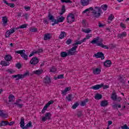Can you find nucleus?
<instances>
[{
  "instance_id": "obj_51",
  "label": "nucleus",
  "mask_w": 129,
  "mask_h": 129,
  "mask_svg": "<svg viewBox=\"0 0 129 129\" xmlns=\"http://www.w3.org/2000/svg\"><path fill=\"white\" fill-rule=\"evenodd\" d=\"M113 19H114V16L111 14L108 18V20L110 21H112Z\"/></svg>"
},
{
  "instance_id": "obj_17",
  "label": "nucleus",
  "mask_w": 129,
  "mask_h": 129,
  "mask_svg": "<svg viewBox=\"0 0 129 129\" xmlns=\"http://www.w3.org/2000/svg\"><path fill=\"white\" fill-rule=\"evenodd\" d=\"M70 53L71 52L69 51H68V53L65 51H62L60 53V57H61V58H66L67 56L71 55Z\"/></svg>"
},
{
  "instance_id": "obj_23",
  "label": "nucleus",
  "mask_w": 129,
  "mask_h": 129,
  "mask_svg": "<svg viewBox=\"0 0 129 129\" xmlns=\"http://www.w3.org/2000/svg\"><path fill=\"white\" fill-rule=\"evenodd\" d=\"M117 97V95H116V93L113 92L111 96V99H112V100H113L114 101H116Z\"/></svg>"
},
{
  "instance_id": "obj_63",
  "label": "nucleus",
  "mask_w": 129,
  "mask_h": 129,
  "mask_svg": "<svg viewBox=\"0 0 129 129\" xmlns=\"http://www.w3.org/2000/svg\"><path fill=\"white\" fill-rule=\"evenodd\" d=\"M91 37H92V34H87L86 38L87 39H89L90 38H91Z\"/></svg>"
},
{
  "instance_id": "obj_52",
  "label": "nucleus",
  "mask_w": 129,
  "mask_h": 129,
  "mask_svg": "<svg viewBox=\"0 0 129 129\" xmlns=\"http://www.w3.org/2000/svg\"><path fill=\"white\" fill-rule=\"evenodd\" d=\"M7 71V72H9V73H10L11 74H12V73H15V71L12 69H8Z\"/></svg>"
},
{
  "instance_id": "obj_43",
  "label": "nucleus",
  "mask_w": 129,
  "mask_h": 129,
  "mask_svg": "<svg viewBox=\"0 0 129 129\" xmlns=\"http://www.w3.org/2000/svg\"><path fill=\"white\" fill-rule=\"evenodd\" d=\"M27 26H28L27 24H23L20 27H17V28H18V30L19 29H25V28H27Z\"/></svg>"
},
{
  "instance_id": "obj_22",
  "label": "nucleus",
  "mask_w": 129,
  "mask_h": 129,
  "mask_svg": "<svg viewBox=\"0 0 129 129\" xmlns=\"http://www.w3.org/2000/svg\"><path fill=\"white\" fill-rule=\"evenodd\" d=\"M89 2H90V0H81V3L82 6H88V5H89Z\"/></svg>"
},
{
  "instance_id": "obj_35",
  "label": "nucleus",
  "mask_w": 129,
  "mask_h": 129,
  "mask_svg": "<svg viewBox=\"0 0 129 129\" xmlns=\"http://www.w3.org/2000/svg\"><path fill=\"white\" fill-rule=\"evenodd\" d=\"M0 116H2V117H7L8 116V114L4 113L3 110H0Z\"/></svg>"
},
{
  "instance_id": "obj_4",
  "label": "nucleus",
  "mask_w": 129,
  "mask_h": 129,
  "mask_svg": "<svg viewBox=\"0 0 129 129\" xmlns=\"http://www.w3.org/2000/svg\"><path fill=\"white\" fill-rule=\"evenodd\" d=\"M20 126L23 129H28L29 127H33V125L32 124V121H29L25 126V118L24 117H21L20 121Z\"/></svg>"
},
{
  "instance_id": "obj_6",
  "label": "nucleus",
  "mask_w": 129,
  "mask_h": 129,
  "mask_svg": "<svg viewBox=\"0 0 129 129\" xmlns=\"http://www.w3.org/2000/svg\"><path fill=\"white\" fill-rule=\"evenodd\" d=\"M25 52H26V50H25V49H23L21 50L16 51L15 53H16L17 54H20L22 58H23L24 60H28V55L26 54V53H25Z\"/></svg>"
},
{
  "instance_id": "obj_16",
  "label": "nucleus",
  "mask_w": 129,
  "mask_h": 129,
  "mask_svg": "<svg viewBox=\"0 0 129 129\" xmlns=\"http://www.w3.org/2000/svg\"><path fill=\"white\" fill-rule=\"evenodd\" d=\"M43 82L45 84H50V83H51V78L46 76V77L44 78Z\"/></svg>"
},
{
  "instance_id": "obj_18",
  "label": "nucleus",
  "mask_w": 129,
  "mask_h": 129,
  "mask_svg": "<svg viewBox=\"0 0 129 129\" xmlns=\"http://www.w3.org/2000/svg\"><path fill=\"white\" fill-rule=\"evenodd\" d=\"M43 52V49H38L36 51H32L31 53L29 55V57H32V56H34L35 54H39V53H42Z\"/></svg>"
},
{
  "instance_id": "obj_10",
  "label": "nucleus",
  "mask_w": 129,
  "mask_h": 129,
  "mask_svg": "<svg viewBox=\"0 0 129 129\" xmlns=\"http://www.w3.org/2000/svg\"><path fill=\"white\" fill-rule=\"evenodd\" d=\"M74 47H73L71 49H70L69 50H67L68 52H70L71 56L73 55H76V49L78 48V45H74Z\"/></svg>"
},
{
  "instance_id": "obj_61",
  "label": "nucleus",
  "mask_w": 129,
  "mask_h": 129,
  "mask_svg": "<svg viewBox=\"0 0 129 129\" xmlns=\"http://www.w3.org/2000/svg\"><path fill=\"white\" fill-rule=\"evenodd\" d=\"M99 28H103L104 27V24H102L100 22L99 23Z\"/></svg>"
},
{
  "instance_id": "obj_1",
  "label": "nucleus",
  "mask_w": 129,
  "mask_h": 129,
  "mask_svg": "<svg viewBox=\"0 0 129 129\" xmlns=\"http://www.w3.org/2000/svg\"><path fill=\"white\" fill-rule=\"evenodd\" d=\"M48 20L49 21H51L52 23H52V26H55L56 24H59V23H62L64 21V20H65V18L63 17V16H61L56 20L54 18V16L52 15L50 12L48 13Z\"/></svg>"
},
{
  "instance_id": "obj_60",
  "label": "nucleus",
  "mask_w": 129,
  "mask_h": 129,
  "mask_svg": "<svg viewBox=\"0 0 129 129\" xmlns=\"http://www.w3.org/2000/svg\"><path fill=\"white\" fill-rule=\"evenodd\" d=\"M112 107L114 109H117V110L118 109H117V104H116L113 105Z\"/></svg>"
},
{
  "instance_id": "obj_58",
  "label": "nucleus",
  "mask_w": 129,
  "mask_h": 129,
  "mask_svg": "<svg viewBox=\"0 0 129 129\" xmlns=\"http://www.w3.org/2000/svg\"><path fill=\"white\" fill-rule=\"evenodd\" d=\"M43 23H44V24H46L47 25L49 24V22H48V20H47V19L46 18L43 19Z\"/></svg>"
},
{
  "instance_id": "obj_30",
  "label": "nucleus",
  "mask_w": 129,
  "mask_h": 129,
  "mask_svg": "<svg viewBox=\"0 0 129 129\" xmlns=\"http://www.w3.org/2000/svg\"><path fill=\"white\" fill-rule=\"evenodd\" d=\"M42 73H43V70H38L33 72V74L36 75H41Z\"/></svg>"
},
{
  "instance_id": "obj_36",
  "label": "nucleus",
  "mask_w": 129,
  "mask_h": 129,
  "mask_svg": "<svg viewBox=\"0 0 129 129\" xmlns=\"http://www.w3.org/2000/svg\"><path fill=\"white\" fill-rule=\"evenodd\" d=\"M86 102H88V99H85L84 101L81 102V106H84L86 105Z\"/></svg>"
},
{
  "instance_id": "obj_39",
  "label": "nucleus",
  "mask_w": 129,
  "mask_h": 129,
  "mask_svg": "<svg viewBox=\"0 0 129 129\" xmlns=\"http://www.w3.org/2000/svg\"><path fill=\"white\" fill-rule=\"evenodd\" d=\"M82 32H84V33H86V34H88L91 32V30L89 29V28L87 29H82Z\"/></svg>"
},
{
  "instance_id": "obj_64",
  "label": "nucleus",
  "mask_w": 129,
  "mask_h": 129,
  "mask_svg": "<svg viewBox=\"0 0 129 129\" xmlns=\"http://www.w3.org/2000/svg\"><path fill=\"white\" fill-rule=\"evenodd\" d=\"M8 124L9 125H13V124H15V121L8 122Z\"/></svg>"
},
{
  "instance_id": "obj_26",
  "label": "nucleus",
  "mask_w": 129,
  "mask_h": 129,
  "mask_svg": "<svg viewBox=\"0 0 129 129\" xmlns=\"http://www.w3.org/2000/svg\"><path fill=\"white\" fill-rule=\"evenodd\" d=\"M50 39H51V34L47 33L44 35V41H47V40H50Z\"/></svg>"
},
{
  "instance_id": "obj_31",
  "label": "nucleus",
  "mask_w": 129,
  "mask_h": 129,
  "mask_svg": "<svg viewBox=\"0 0 129 129\" xmlns=\"http://www.w3.org/2000/svg\"><path fill=\"white\" fill-rule=\"evenodd\" d=\"M101 98H102V95L99 93L96 94L95 96V99H96L97 100H99L101 99Z\"/></svg>"
},
{
  "instance_id": "obj_11",
  "label": "nucleus",
  "mask_w": 129,
  "mask_h": 129,
  "mask_svg": "<svg viewBox=\"0 0 129 129\" xmlns=\"http://www.w3.org/2000/svg\"><path fill=\"white\" fill-rule=\"evenodd\" d=\"M39 61H40L39 60V58H38V57H34L30 60V63L31 64V65H37Z\"/></svg>"
},
{
  "instance_id": "obj_46",
  "label": "nucleus",
  "mask_w": 129,
  "mask_h": 129,
  "mask_svg": "<svg viewBox=\"0 0 129 129\" xmlns=\"http://www.w3.org/2000/svg\"><path fill=\"white\" fill-rule=\"evenodd\" d=\"M71 43H72V39H71L70 38L68 39L66 41V44L67 45H70V44H71Z\"/></svg>"
},
{
  "instance_id": "obj_27",
  "label": "nucleus",
  "mask_w": 129,
  "mask_h": 129,
  "mask_svg": "<svg viewBox=\"0 0 129 129\" xmlns=\"http://www.w3.org/2000/svg\"><path fill=\"white\" fill-rule=\"evenodd\" d=\"M8 98L9 99V102H13V101H15V96H14L13 94L10 95Z\"/></svg>"
},
{
  "instance_id": "obj_45",
  "label": "nucleus",
  "mask_w": 129,
  "mask_h": 129,
  "mask_svg": "<svg viewBox=\"0 0 129 129\" xmlns=\"http://www.w3.org/2000/svg\"><path fill=\"white\" fill-rule=\"evenodd\" d=\"M81 44H82V41L81 40L73 44V46H77V45H81Z\"/></svg>"
},
{
  "instance_id": "obj_44",
  "label": "nucleus",
  "mask_w": 129,
  "mask_h": 129,
  "mask_svg": "<svg viewBox=\"0 0 129 129\" xmlns=\"http://www.w3.org/2000/svg\"><path fill=\"white\" fill-rule=\"evenodd\" d=\"M78 105H79V103L77 102L72 106V108H73V109H75Z\"/></svg>"
},
{
  "instance_id": "obj_33",
  "label": "nucleus",
  "mask_w": 129,
  "mask_h": 129,
  "mask_svg": "<svg viewBox=\"0 0 129 129\" xmlns=\"http://www.w3.org/2000/svg\"><path fill=\"white\" fill-rule=\"evenodd\" d=\"M100 72H101V71L100 70V69H99V68H97L95 70H93L94 74H99Z\"/></svg>"
},
{
  "instance_id": "obj_13",
  "label": "nucleus",
  "mask_w": 129,
  "mask_h": 129,
  "mask_svg": "<svg viewBox=\"0 0 129 129\" xmlns=\"http://www.w3.org/2000/svg\"><path fill=\"white\" fill-rule=\"evenodd\" d=\"M51 116H52V114L50 112L46 113L44 117H42V121H46L47 119L50 120L51 119Z\"/></svg>"
},
{
  "instance_id": "obj_62",
  "label": "nucleus",
  "mask_w": 129,
  "mask_h": 129,
  "mask_svg": "<svg viewBox=\"0 0 129 129\" xmlns=\"http://www.w3.org/2000/svg\"><path fill=\"white\" fill-rule=\"evenodd\" d=\"M122 98L120 97H118L117 98L116 101H118L119 102H120V101L121 100Z\"/></svg>"
},
{
  "instance_id": "obj_55",
  "label": "nucleus",
  "mask_w": 129,
  "mask_h": 129,
  "mask_svg": "<svg viewBox=\"0 0 129 129\" xmlns=\"http://www.w3.org/2000/svg\"><path fill=\"white\" fill-rule=\"evenodd\" d=\"M16 67L18 69H21V68H22V64L20 63H18L16 64Z\"/></svg>"
},
{
  "instance_id": "obj_2",
  "label": "nucleus",
  "mask_w": 129,
  "mask_h": 129,
  "mask_svg": "<svg viewBox=\"0 0 129 129\" xmlns=\"http://www.w3.org/2000/svg\"><path fill=\"white\" fill-rule=\"evenodd\" d=\"M103 40H101L99 41V37H97L94 38L91 42V44H96L97 46L101 47V48H104V49H107L108 50L109 47L107 45H104L102 42Z\"/></svg>"
},
{
  "instance_id": "obj_41",
  "label": "nucleus",
  "mask_w": 129,
  "mask_h": 129,
  "mask_svg": "<svg viewBox=\"0 0 129 129\" xmlns=\"http://www.w3.org/2000/svg\"><path fill=\"white\" fill-rule=\"evenodd\" d=\"M60 1L62 3H66V4L67 3L72 4V1H71V0H60Z\"/></svg>"
},
{
  "instance_id": "obj_42",
  "label": "nucleus",
  "mask_w": 129,
  "mask_h": 129,
  "mask_svg": "<svg viewBox=\"0 0 129 129\" xmlns=\"http://www.w3.org/2000/svg\"><path fill=\"white\" fill-rule=\"evenodd\" d=\"M101 8L103 11H106L107 10V5H102Z\"/></svg>"
},
{
  "instance_id": "obj_14",
  "label": "nucleus",
  "mask_w": 129,
  "mask_h": 129,
  "mask_svg": "<svg viewBox=\"0 0 129 129\" xmlns=\"http://www.w3.org/2000/svg\"><path fill=\"white\" fill-rule=\"evenodd\" d=\"M94 56L96 58H101V60L104 59V54L102 52H99L94 54Z\"/></svg>"
},
{
  "instance_id": "obj_54",
  "label": "nucleus",
  "mask_w": 129,
  "mask_h": 129,
  "mask_svg": "<svg viewBox=\"0 0 129 129\" xmlns=\"http://www.w3.org/2000/svg\"><path fill=\"white\" fill-rule=\"evenodd\" d=\"M56 68L55 67H52L51 69L50 70V72H52V73H54V72H56Z\"/></svg>"
},
{
  "instance_id": "obj_57",
  "label": "nucleus",
  "mask_w": 129,
  "mask_h": 129,
  "mask_svg": "<svg viewBox=\"0 0 129 129\" xmlns=\"http://www.w3.org/2000/svg\"><path fill=\"white\" fill-rule=\"evenodd\" d=\"M120 27H121V28H124V29H125V28H126V27H125V25L122 22L120 24Z\"/></svg>"
},
{
  "instance_id": "obj_53",
  "label": "nucleus",
  "mask_w": 129,
  "mask_h": 129,
  "mask_svg": "<svg viewBox=\"0 0 129 129\" xmlns=\"http://www.w3.org/2000/svg\"><path fill=\"white\" fill-rule=\"evenodd\" d=\"M8 6L10 8H15V4L14 3H8Z\"/></svg>"
},
{
  "instance_id": "obj_59",
  "label": "nucleus",
  "mask_w": 129,
  "mask_h": 129,
  "mask_svg": "<svg viewBox=\"0 0 129 129\" xmlns=\"http://www.w3.org/2000/svg\"><path fill=\"white\" fill-rule=\"evenodd\" d=\"M24 9L25 10H26V11L27 12H28V11H30V10H31V7L28 6V7H24Z\"/></svg>"
},
{
  "instance_id": "obj_25",
  "label": "nucleus",
  "mask_w": 129,
  "mask_h": 129,
  "mask_svg": "<svg viewBox=\"0 0 129 129\" xmlns=\"http://www.w3.org/2000/svg\"><path fill=\"white\" fill-rule=\"evenodd\" d=\"M5 59L6 61H7L8 62H9V61H11V60H12V59H13V57H12L11 55L7 54L5 56Z\"/></svg>"
},
{
  "instance_id": "obj_37",
  "label": "nucleus",
  "mask_w": 129,
  "mask_h": 129,
  "mask_svg": "<svg viewBox=\"0 0 129 129\" xmlns=\"http://www.w3.org/2000/svg\"><path fill=\"white\" fill-rule=\"evenodd\" d=\"M77 115H78V117H81V116L83 115V114L82 113V111L78 110L77 111Z\"/></svg>"
},
{
  "instance_id": "obj_12",
  "label": "nucleus",
  "mask_w": 129,
  "mask_h": 129,
  "mask_svg": "<svg viewBox=\"0 0 129 129\" xmlns=\"http://www.w3.org/2000/svg\"><path fill=\"white\" fill-rule=\"evenodd\" d=\"M21 101H22V99H19L16 100V102L12 103V104L13 105H17V107H19V108H22L23 106H24V104H20Z\"/></svg>"
},
{
  "instance_id": "obj_47",
  "label": "nucleus",
  "mask_w": 129,
  "mask_h": 129,
  "mask_svg": "<svg viewBox=\"0 0 129 129\" xmlns=\"http://www.w3.org/2000/svg\"><path fill=\"white\" fill-rule=\"evenodd\" d=\"M119 80L121 83H123V84H124V83H125V77H124L123 79H119Z\"/></svg>"
},
{
  "instance_id": "obj_8",
  "label": "nucleus",
  "mask_w": 129,
  "mask_h": 129,
  "mask_svg": "<svg viewBox=\"0 0 129 129\" xmlns=\"http://www.w3.org/2000/svg\"><path fill=\"white\" fill-rule=\"evenodd\" d=\"M16 30H19V28L15 27L11 28L10 30L7 31L5 33L6 38H9L10 35H12V34L15 33Z\"/></svg>"
},
{
  "instance_id": "obj_5",
  "label": "nucleus",
  "mask_w": 129,
  "mask_h": 129,
  "mask_svg": "<svg viewBox=\"0 0 129 129\" xmlns=\"http://www.w3.org/2000/svg\"><path fill=\"white\" fill-rule=\"evenodd\" d=\"M30 73L29 71H27L26 73H24L23 75L22 74H18L15 75H12L13 78H16V81H18V80H20V79H23L25 77H27V76H29Z\"/></svg>"
},
{
  "instance_id": "obj_9",
  "label": "nucleus",
  "mask_w": 129,
  "mask_h": 129,
  "mask_svg": "<svg viewBox=\"0 0 129 129\" xmlns=\"http://www.w3.org/2000/svg\"><path fill=\"white\" fill-rule=\"evenodd\" d=\"M53 103H54V101L50 100L47 104H46L41 111L42 113H45L46 110L48 109V107H49L51 104H53Z\"/></svg>"
},
{
  "instance_id": "obj_28",
  "label": "nucleus",
  "mask_w": 129,
  "mask_h": 129,
  "mask_svg": "<svg viewBox=\"0 0 129 129\" xmlns=\"http://www.w3.org/2000/svg\"><path fill=\"white\" fill-rule=\"evenodd\" d=\"M66 36H67L66 32L64 31H61L60 33V34L58 37V38L62 39H63L64 37H66Z\"/></svg>"
},
{
  "instance_id": "obj_38",
  "label": "nucleus",
  "mask_w": 129,
  "mask_h": 129,
  "mask_svg": "<svg viewBox=\"0 0 129 129\" xmlns=\"http://www.w3.org/2000/svg\"><path fill=\"white\" fill-rule=\"evenodd\" d=\"M8 124H9V121L3 120L1 122L2 126H5V125H8Z\"/></svg>"
},
{
  "instance_id": "obj_7",
  "label": "nucleus",
  "mask_w": 129,
  "mask_h": 129,
  "mask_svg": "<svg viewBox=\"0 0 129 129\" xmlns=\"http://www.w3.org/2000/svg\"><path fill=\"white\" fill-rule=\"evenodd\" d=\"M67 20L69 24H72V23L75 21V16H74V14L70 13L67 16Z\"/></svg>"
},
{
  "instance_id": "obj_56",
  "label": "nucleus",
  "mask_w": 129,
  "mask_h": 129,
  "mask_svg": "<svg viewBox=\"0 0 129 129\" xmlns=\"http://www.w3.org/2000/svg\"><path fill=\"white\" fill-rule=\"evenodd\" d=\"M66 12V9H65V6H62V9H61V12L62 13H65Z\"/></svg>"
},
{
  "instance_id": "obj_50",
  "label": "nucleus",
  "mask_w": 129,
  "mask_h": 129,
  "mask_svg": "<svg viewBox=\"0 0 129 129\" xmlns=\"http://www.w3.org/2000/svg\"><path fill=\"white\" fill-rule=\"evenodd\" d=\"M30 31H31V32H37V29L36 28H31L30 29Z\"/></svg>"
},
{
  "instance_id": "obj_21",
  "label": "nucleus",
  "mask_w": 129,
  "mask_h": 129,
  "mask_svg": "<svg viewBox=\"0 0 129 129\" xmlns=\"http://www.w3.org/2000/svg\"><path fill=\"white\" fill-rule=\"evenodd\" d=\"M111 65V61L110 60H107L104 62V66L105 67H110Z\"/></svg>"
},
{
  "instance_id": "obj_40",
  "label": "nucleus",
  "mask_w": 129,
  "mask_h": 129,
  "mask_svg": "<svg viewBox=\"0 0 129 129\" xmlns=\"http://www.w3.org/2000/svg\"><path fill=\"white\" fill-rule=\"evenodd\" d=\"M89 11H93V8L90 7L86 9L83 12V14H85L86 13H87V12H89Z\"/></svg>"
},
{
  "instance_id": "obj_20",
  "label": "nucleus",
  "mask_w": 129,
  "mask_h": 129,
  "mask_svg": "<svg viewBox=\"0 0 129 129\" xmlns=\"http://www.w3.org/2000/svg\"><path fill=\"white\" fill-rule=\"evenodd\" d=\"M70 90H71V87H67L64 90L61 91V94H62V95H66V94H67V92L70 91Z\"/></svg>"
},
{
  "instance_id": "obj_34",
  "label": "nucleus",
  "mask_w": 129,
  "mask_h": 129,
  "mask_svg": "<svg viewBox=\"0 0 129 129\" xmlns=\"http://www.w3.org/2000/svg\"><path fill=\"white\" fill-rule=\"evenodd\" d=\"M66 98L68 100V101H72V99H73L72 94H69L68 96H66Z\"/></svg>"
},
{
  "instance_id": "obj_24",
  "label": "nucleus",
  "mask_w": 129,
  "mask_h": 129,
  "mask_svg": "<svg viewBox=\"0 0 129 129\" xmlns=\"http://www.w3.org/2000/svg\"><path fill=\"white\" fill-rule=\"evenodd\" d=\"M101 106L104 107L105 106H107L108 105V102L106 100H103L101 102Z\"/></svg>"
},
{
  "instance_id": "obj_49",
  "label": "nucleus",
  "mask_w": 129,
  "mask_h": 129,
  "mask_svg": "<svg viewBox=\"0 0 129 129\" xmlns=\"http://www.w3.org/2000/svg\"><path fill=\"white\" fill-rule=\"evenodd\" d=\"M121 128H122V129H129V127L127 126V125H126V124H125L124 125L121 126Z\"/></svg>"
},
{
  "instance_id": "obj_32",
  "label": "nucleus",
  "mask_w": 129,
  "mask_h": 129,
  "mask_svg": "<svg viewBox=\"0 0 129 129\" xmlns=\"http://www.w3.org/2000/svg\"><path fill=\"white\" fill-rule=\"evenodd\" d=\"M0 64L1 65H2V66H9V65H10V62H6L5 60H2Z\"/></svg>"
},
{
  "instance_id": "obj_19",
  "label": "nucleus",
  "mask_w": 129,
  "mask_h": 129,
  "mask_svg": "<svg viewBox=\"0 0 129 129\" xmlns=\"http://www.w3.org/2000/svg\"><path fill=\"white\" fill-rule=\"evenodd\" d=\"M2 22L3 26H7L8 25V17L7 16L2 17Z\"/></svg>"
},
{
  "instance_id": "obj_15",
  "label": "nucleus",
  "mask_w": 129,
  "mask_h": 129,
  "mask_svg": "<svg viewBox=\"0 0 129 129\" xmlns=\"http://www.w3.org/2000/svg\"><path fill=\"white\" fill-rule=\"evenodd\" d=\"M102 87H103V84L93 86L92 87H91V89H94V90H98V89H100V88H102Z\"/></svg>"
},
{
  "instance_id": "obj_29",
  "label": "nucleus",
  "mask_w": 129,
  "mask_h": 129,
  "mask_svg": "<svg viewBox=\"0 0 129 129\" xmlns=\"http://www.w3.org/2000/svg\"><path fill=\"white\" fill-rule=\"evenodd\" d=\"M118 37L119 39H123L124 37H126V32H123L121 34H118Z\"/></svg>"
},
{
  "instance_id": "obj_48",
  "label": "nucleus",
  "mask_w": 129,
  "mask_h": 129,
  "mask_svg": "<svg viewBox=\"0 0 129 129\" xmlns=\"http://www.w3.org/2000/svg\"><path fill=\"white\" fill-rule=\"evenodd\" d=\"M57 78V79H63L64 78V74L58 75Z\"/></svg>"
},
{
  "instance_id": "obj_3",
  "label": "nucleus",
  "mask_w": 129,
  "mask_h": 129,
  "mask_svg": "<svg viewBox=\"0 0 129 129\" xmlns=\"http://www.w3.org/2000/svg\"><path fill=\"white\" fill-rule=\"evenodd\" d=\"M101 13H102L101 8L99 7H95L94 9H93L92 14L94 18L98 19V18L101 16Z\"/></svg>"
}]
</instances>
